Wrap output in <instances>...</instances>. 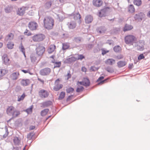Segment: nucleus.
<instances>
[{
  "mask_svg": "<svg viewBox=\"0 0 150 150\" xmlns=\"http://www.w3.org/2000/svg\"><path fill=\"white\" fill-rule=\"evenodd\" d=\"M44 26L46 29L50 30L52 29L54 25V21L51 17H47L43 20Z\"/></svg>",
  "mask_w": 150,
  "mask_h": 150,
  "instance_id": "f257e3e1",
  "label": "nucleus"
},
{
  "mask_svg": "<svg viewBox=\"0 0 150 150\" xmlns=\"http://www.w3.org/2000/svg\"><path fill=\"white\" fill-rule=\"evenodd\" d=\"M6 112L9 116H13V117H17L20 114V111L15 109V108L12 106H10L7 108Z\"/></svg>",
  "mask_w": 150,
  "mask_h": 150,
  "instance_id": "f03ea898",
  "label": "nucleus"
},
{
  "mask_svg": "<svg viewBox=\"0 0 150 150\" xmlns=\"http://www.w3.org/2000/svg\"><path fill=\"white\" fill-rule=\"evenodd\" d=\"M36 50V54L39 57L38 61V62L41 58L42 57L45 51V48L44 47L39 45L37 47Z\"/></svg>",
  "mask_w": 150,
  "mask_h": 150,
  "instance_id": "7ed1b4c3",
  "label": "nucleus"
},
{
  "mask_svg": "<svg viewBox=\"0 0 150 150\" xmlns=\"http://www.w3.org/2000/svg\"><path fill=\"white\" fill-rule=\"evenodd\" d=\"M136 40L135 37L132 35H127L125 38V42L127 44H132L133 42Z\"/></svg>",
  "mask_w": 150,
  "mask_h": 150,
  "instance_id": "20e7f679",
  "label": "nucleus"
},
{
  "mask_svg": "<svg viewBox=\"0 0 150 150\" xmlns=\"http://www.w3.org/2000/svg\"><path fill=\"white\" fill-rule=\"evenodd\" d=\"M145 17L144 13L143 12H140L135 15L134 18L135 21L140 22Z\"/></svg>",
  "mask_w": 150,
  "mask_h": 150,
  "instance_id": "39448f33",
  "label": "nucleus"
},
{
  "mask_svg": "<svg viewBox=\"0 0 150 150\" xmlns=\"http://www.w3.org/2000/svg\"><path fill=\"white\" fill-rule=\"evenodd\" d=\"M45 38V35L42 34H37L33 37V40L35 42H40L43 40Z\"/></svg>",
  "mask_w": 150,
  "mask_h": 150,
  "instance_id": "423d86ee",
  "label": "nucleus"
},
{
  "mask_svg": "<svg viewBox=\"0 0 150 150\" xmlns=\"http://www.w3.org/2000/svg\"><path fill=\"white\" fill-rule=\"evenodd\" d=\"M110 8L109 7H105L104 8L101 9L99 12V17L102 18L105 17L107 16L108 9Z\"/></svg>",
  "mask_w": 150,
  "mask_h": 150,
  "instance_id": "0eeeda50",
  "label": "nucleus"
},
{
  "mask_svg": "<svg viewBox=\"0 0 150 150\" xmlns=\"http://www.w3.org/2000/svg\"><path fill=\"white\" fill-rule=\"evenodd\" d=\"M2 59L3 64L7 66L10 65L11 62L6 54H4L3 55L2 57Z\"/></svg>",
  "mask_w": 150,
  "mask_h": 150,
  "instance_id": "6e6552de",
  "label": "nucleus"
},
{
  "mask_svg": "<svg viewBox=\"0 0 150 150\" xmlns=\"http://www.w3.org/2000/svg\"><path fill=\"white\" fill-rule=\"evenodd\" d=\"M84 81H78V83L80 85L84 86H88L90 85V81L88 77L83 78Z\"/></svg>",
  "mask_w": 150,
  "mask_h": 150,
  "instance_id": "1a4fd4ad",
  "label": "nucleus"
},
{
  "mask_svg": "<svg viewBox=\"0 0 150 150\" xmlns=\"http://www.w3.org/2000/svg\"><path fill=\"white\" fill-rule=\"evenodd\" d=\"M144 40H140L139 42L137 43V50L139 51L143 50L144 48Z\"/></svg>",
  "mask_w": 150,
  "mask_h": 150,
  "instance_id": "9d476101",
  "label": "nucleus"
},
{
  "mask_svg": "<svg viewBox=\"0 0 150 150\" xmlns=\"http://www.w3.org/2000/svg\"><path fill=\"white\" fill-rule=\"evenodd\" d=\"M50 68L46 67L41 69L40 71V75L42 76H46L49 75L51 72Z\"/></svg>",
  "mask_w": 150,
  "mask_h": 150,
  "instance_id": "9b49d317",
  "label": "nucleus"
},
{
  "mask_svg": "<svg viewBox=\"0 0 150 150\" xmlns=\"http://www.w3.org/2000/svg\"><path fill=\"white\" fill-rule=\"evenodd\" d=\"M38 94L40 97L42 98H47L49 95L48 92L43 89L40 90Z\"/></svg>",
  "mask_w": 150,
  "mask_h": 150,
  "instance_id": "f8f14e48",
  "label": "nucleus"
},
{
  "mask_svg": "<svg viewBox=\"0 0 150 150\" xmlns=\"http://www.w3.org/2000/svg\"><path fill=\"white\" fill-rule=\"evenodd\" d=\"M59 79H58L55 82V83L56 84V85L54 87L53 89L55 91H58L63 87V85L62 84H60L59 85Z\"/></svg>",
  "mask_w": 150,
  "mask_h": 150,
  "instance_id": "ddd939ff",
  "label": "nucleus"
},
{
  "mask_svg": "<svg viewBox=\"0 0 150 150\" xmlns=\"http://www.w3.org/2000/svg\"><path fill=\"white\" fill-rule=\"evenodd\" d=\"M38 26L37 23L35 22H30L28 24V27L29 28L32 30H35Z\"/></svg>",
  "mask_w": 150,
  "mask_h": 150,
  "instance_id": "4468645a",
  "label": "nucleus"
},
{
  "mask_svg": "<svg viewBox=\"0 0 150 150\" xmlns=\"http://www.w3.org/2000/svg\"><path fill=\"white\" fill-rule=\"evenodd\" d=\"M27 9L26 7L23 6L18 8L17 11V14L20 16H23L25 13V10Z\"/></svg>",
  "mask_w": 150,
  "mask_h": 150,
  "instance_id": "2eb2a0df",
  "label": "nucleus"
},
{
  "mask_svg": "<svg viewBox=\"0 0 150 150\" xmlns=\"http://www.w3.org/2000/svg\"><path fill=\"white\" fill-rule=\"evenodd\" d=\"M103 3L102 0H93V5L95 7H99L101 6Z\"/></svg>",
  "mask_w": 150,
  "mask_h": 150,
  "instance_id": "dca6fc26",
  "label": "nucleus"
},
{
  "mask_svg": "<svg viewBox=\"0 0 150 150\" xmlns=\"http://www.w3.org/2000/svg\"><path fill=\"white\" fill-rule=\"evenodd\" d=\"M76 61V57H71L66 59L64 61V64L70 63Z\"/></svg>",
  "mask_w": 150,
  "mask_h": 150,
  "instance_id": "f3484780",
  "label": "nucleus"
},
{
  "mask_svg": "<svg viewBox=\"0 0 150 150\" xmlns=\"http://www.w3.org/2000/svg\"><path fill=\"white\" fill-rule=\"evenodd\" d=\"M93 18L92 16L90 15H87L85 18V22L86 23L89 24L91 23L93 21Z\"/></svg>",
  "mask_w": 150,
  "mask_h": 150,
  "instance_id": "a211bd4d",
  "label": "nucleus"
},
{
  "mask_svg": "<svg viewBox=\"0 0 150 150\" xmlns=\"http://www.w3.org/2000/svg\"><path fill=\"white\" fill-rule=\"evenodd\" d=\"M96 31L100 34L104 33L106 31V30L104 26H101L98 27L96 28Z\"/></svg>",
  "mask_w": 150,
  "mask_h": 150,
  "instance_id": "6ab92c4d",
  "label": "nucleus"
},
{
  "mask_svg": "<svg viewBox=\"0 0 150 150\" xmlns=\"http://www.w3.org/2000/svg\"><path fill=\"white\" fill-rule=\"evenodd\" d=\"M69 28V29H73L76 26V23L73 21H71L70 22H68L67 24Z\"/></svg>",
  "mask_w": 150,
  "mask_h": 150,
  "instance_id": "aec40b11",
  "label": "nucleus"
},
{
  "mask_svg": "<svg viewBox=\"0 0 150 150\" xmlns=\"http://www.w3.org/2000/svg\"><path fill=\"white\" fill-rule=\"evenodd\" d=\"M133 28V27L132 25L126 24L123 28V31L126 32L131 30Z\"/></svg>",
  "mask_w": 150,
  "mask_h": 150,
  "instance_id": "412c9836",
  "label": "nucleus"
},
{
  "mask_svg": "<svg viewBox=\"0 0 150 150\" xmlns=\"http://www.w3.org/2000/svg\"><path fill=\"white\" fill-rule=\"evenodd\" d=\"M106 64L110 65H112L115 63V60L113 59H108L105 61Z\"/></svg>",
  "mask_w": 150,
  "mask_h": 150,
  "instance_id": "4be33fe9",
  "label": "nucleus"
},
{
  "mask_svg": "<svg viewBox=\"0 0 150 150\" xmlns=\"http://www.w3.org/2000/svg\"><path fill=\"white\" fill-rule=\"evenodd\" d=\"M30 80L28 79H22L21 81V85L23 86H26L28 85L30 83Z\"/></svg>",
  "mask_w": 150,
  "mask_h": 150,
  "instance_id": "5701e85b",
  "label": "nucleus"
},
{
  "mask_svg": "<svg viewBox=\"0 0 150 150\" xmlns=\"http://www.w3.org/2000/svg\"><path fill=\"white\" fill-rule=\"evenodd\" d=\"M14 35L12 33H9L5 38V40L6 41L8 40H11L13 39Z\"/></svg>",
  "mask_w": 150,
  "mask_h": 150,
  "instance_id": "b1692460",
  "label": "nucleus"
},
{
  "mask_svg": "<svg viewBox=\"0 0 150 150\" xmlns=\"http://www.w3.org/2000/svg\"><path fill=\"white\" fill-rule=\"evenodd\" d=\"M71 15L73 16L75 20L80 19L81 18V16L78 12L75 13H74V12L72 13Z\"/></svg>",
  "mask_w": 150,
  "mask_h": 150,
  "instance_id": "393cba45",
  "label": "nucleus"
},
{
  "mask_svg": "<svg viewBox=\"0 0 150 150\" xmlns=\"http://www.w3.org/2000/svg\"><path fill=\"white\" fill-rule=\"evenodd\" d=\"M30 57L31 62L33 63H34L37 59L35 54H32L30 55ZM37 59H38V57H37Z\"/></svg>",
  "mask_w": 150,
  "mask_h": 150,
  "instance_id": "a878e982",
  "label": "nucleus"
},
{
  "mask_svg": "<svg viewBox=\"0 0 150 150\" xmlns=\"http://www.w3.org/2000/svg\"><path fill=\"white\" fill-rule=\"evenodd\" d=\"M126 64L125 61H120L118 62L117 63V65L119 68H121L124 66Z\"/></svg>",
  "mask_w": 150,
  "mask_h": 150,
  "instance_id": "bb28decb",
  "label": "nucleus"
},
{
  "mask_svg": "<svg viewBox=\"0 0 150 150\" xmlns=\"http://www.w3.org/2000/svg\"><path fill=\"white\" fill-rule=\"evenodd\" d=\"M13 8V7L11 6H8L5 8V12L7 13H10L12 11Z\"/></svg>",
  "mask_w": 150,
  "mask_h": 150,
  "instance_id": "cd10ccee",
  "label": "nucleus"
},
{
  "mask_svg": "<svg viewBox=\"0 0 150 150\" xmlns=\"http://www.w3.org/2000/svg\"><path fill=\"white\" fill-rule=\"evenodd\" d=\"M56 47L54 45H51L48 49V52L49 54H50L54 51V50Z\"/></svg>",
  "mask_w": 150,
  "mask_h": 150,
  "instance_id": "c85d7f7f",
  "label": "nucleus"
},
{
  "mask_svg": "<svg viewBox=\"0 0 150 150\" xmlns=\"http://www.w3.org/2000/svg\"><path fill=\"white\" fill-rule=\"evenodd\" d=\"M8 72V71L4 69H0V78H2Z\"/></svg>",
  "mask_w": 150,
  "mask_h": 150,
  "instance_id": "c756f323",
  "label": "nucleus"
},
{
  "mask_svg": "<svg viewBox=\"0 0 150 150\" xmlns=\"http://www.w3.org/2000/svg\"><path fill=\"white\" fill-rule=\"evenodd\" d=\"M52 102L50 100H48L42 103V105L44 107H47L50 105H52Z\"/></svg>",
  "mask_w": 150,
  "mask_h": 150,
  "instance_id": "7c9ffc66",
  "label": "nucleus"
},
{
  "mask_svg": "<svg viewBox=\"0 0 150 150\" xmlns=\"http://www.w3.org/2000/svg\"><path fill=\"white\" fill-rule=\"evenodd\" d=\"M135 8L134 6L132 4L129 5L128 8V11L131 13H132L135 11Z\"/></svg>",
  "mask_w": 150,
  "mask_h": 150,
  "instance_id": "2f4dec72",
  "label": "nucleus"
},
{
  "mask_svg": "<svg viewBox=\"0 0 150 150\" xmlns=\"http://www.w3.org/2000/svg\"><path fill=\"white\" fill-rule=\"evenodd\" d=\"M14 46V43L11 42H8L7 44V46L8 49H11L13 48Z\"/></svg>",
  "mask_w": 150,
  "mask_h": 150,
  "instance_id": "473e14b6",
  "label": "nucleus"
},
{
  "mask_svg": "<svg viewBox=\"0 0 150 150\" xmlns=\"http://www.w3.org/2000/svg\"><path fill=\"white\" fill-rule=\"evenodd\" d=\"M52 3L51 1L46 2L45 4V8L48 9L50 8L52 6Z\"/></svg>",
  "mask_w": 150,
  "mask_h": 150,
  "instance_id": "72a5a7b5",
  "label": "nucleus"
},
{
  "mask_svg": "<svg viewBox=\"0 0 150 150\" xmlns=\"http://www.w3.org/2000/svg\"><path fill=\"white\" fill-rule=\"evenodd\" d=\"M49 110V109L47 108L44 109L41 111L40 113L41 115L42 116H45L47 114Z\"/></svg>",
  "mask_w": 150,
  "mask_h": 150,
  "instance_id": "f704fd0d",
  "label": "nucleus"
},
{
  "mask_svg": "<svg viewBox=\"0 0 150 150\" xmlns=\"http://www.w3.org/2000/svg\"><path fill=\"white\" fill-rule=\"evenodd\" d=\"M65 92L64 91L61 92L59 95V96L58 98L59 100H61L63 99L65 97Z\"/></svg>",
  "mask_w": 150,
  "mask_h": 150,
  "instance_id": "c9c22d12",
  "label": "nucleus"
},
{
  "mask_svg": "<svg viewBox=\"0 0 150 150\" xmlns=\"http://www.w3.org/2000/svg\"><path fill=\"white\" fill-rule=\"evenodd\" d=\"M133 3L134 5L139 6L142 4V1L141 0H134Z\"/></svg>",
  "mask_w": 150,
  "mask_h": 150,
  "instance_id": "e433bc0d",
  "label": "nucleus"
},
{
  "mask_svg": "<svg viewBox=\"0 0 150 150\" xmlns=\"http://www.w3.org/2000/svg\"><path fill=\"white\" fill-rule=\"evenodd\" d=\"M121 50V48L119 45L115 46L113 48V50L115 52H118Z\"/></svg>",
  "mask_w": 150,
  "mask_h": 150,
  "instance_id": "4c0bfd02",
  "label": "nucleus"
},
{
  "mask_svg": "<svg viewBox=\"0 0 150 150\" xmlns=\"http://www.w3.org/2000/svg\"><path fill=\"white\" fill-rule=\"evenodd\" d=\"M13 142L15 145H18L20 140L19 139V138L17 137H15L13 139Z\"/></svg>",
  "mask_w": 150,
  "mask_h": 150,
  "instance_id": "58836bf2",
  "label": "nucleus"
},
{
  "mask_svg": "<svg viewBox=\"0 0 150 150\" xmlns=\"http://www.w3.org/2000/svg\"><path fill=\"white\" fill-rule=\"evenodd\" d=\"M66 91L67 93H69L71 92H74V90L73 88L69 87L68 88L66 89Z\"/></svg>",
  "mask_w": 150,
  "mask_h": 150,
  "instance_id": "ea45409f",
  "label": "nucleus"
},
{
  "mask_svg": "<svg viewBox=\"0 0 150 150\" xmlns=\"http://www.w3.org/2000/svg\"><path fill=\"white\" fill-rule=\"evenodd\" d=\"M106 70L108 72L110 73H112L114 72V69L112 67H107L106 69Z\"/></svg>",
  "mask_w": 150,
  "mask_h": 150,
  "instance_id": "a19ab883",
  "label": "nucleus"
},
{
  "mask_svg": "<svg viewBox=\"0 0 150 150\" xmlns=\"http://www.w3.org/2000/svg\"><path fill=\"white\" fill-rule=\"evenodd\" d=\"M5 130L6 133L5 134L3 135V137L4 138H6L8 136L9 133V132H8V128L6 126L5 127Z\"/></svg>",
  "mask_w": 150,
  "mask_h": 150,
  "instance_id": "79ce46f5",
  "label": "nucleus"
},
{
  "mask_svg": "<svg viewBox=\"0 0 150 150\" xmlns=\"http://www.w3.org/2000/svg\"><path fill=\"white\" fill-rule=\"evenodd\" d=\"M11 77L13 80H15L17 78V75L16 72H13L11 75Z\"/></svg>",
  "mask_w": 150,
  "mask_h": 150,
  "instance_id": "37998d69",
  "label": "nucleus"
},
{
  "mask_svg": "<svg viewBox=\"0 0 150 150\" xmlns=\"http://www.w3.org/2000/svg\"><path fill=\"white\" fill-rule=\"evenodd\" d=\"M25 96V95L24 93H23L20 97H18V99L17 100L19 102L21 100H23Z\"/></svg>",
  "mask_w": 150,
  "mask_h": 150,
  "instance_id": "c03bdc74",
  "label": "nucleus"
},
{
  "mask_svg": "<svg viewBox=\"0 0 150 150\" xmlns=\"http://www.w3.org/2000/svg\"><path fill=\"white\" fill-rule=\"evenodd\" d=\"M74 41L76 43H80L81 41V38L79 37H74Z\"/></svg>",
  "mask_w": 150,
  "mask_h": 150,
  "instance_id": "a18cd8bd",
  "label": "nucleus"
},
{
  "mask_svg": "<svg viewBox=\"0 0 150 150\" xmlns=\"http://www.w3.org/2000/svg\"><path fill=\"white\" fill-rule=\"evenodd\" d=\"M85 58V57L82 54H78V57H76V60H81Z\"/></svg>",
  "mask_w": 150,
  "mask_h": 150,
  "instance_id": "49530a36",
  "label": "nucleus"
},
{
  "mask_svg": "<svg viewBox=\"0 0 150 150\" xmlns=\"http://www.w3.org/2000/svg\"><path fill=\"white\" fill-rule=\"evenodd\" d=\"M61 65V62L60 61L56 62L54 65V68L56 67H59Z\"/></svg>",
  "mask_w": 150,
  "mask_h": 150,
  "instance_id": "de8ad7c7",
  "label": "nucleus"
},
{
  "mask_svg": "<svg viewBox=\"0 0 150 150\" xmlns=\"http://www.w3.org/2000/svg\"><path fill=\"white\" fill-rule=\"evenodd\" d=\"M35 134L33 133L30 132L27 134V138L29 140H31L32 139V137Z\"/></svg>",
  "mask_w": 150,
  "mask_h": 150,
  "instance_id": "09e8293b",
  "label": "nucleus"
},
{
  "mask_svg": "<svg viewBox=\"0 0 150 150\" xmlns=\"http://www.w3.org/2000/svg\"><path fill=\"white\" fill-rule=\"evenodd\" d=\"M104 78V77L103 76H101L100 77L98 78V79L97 80L96 82H99L98 83V84H102V83L101 82V81H103V79Z\"/></svg>",
  "mask_w": 150,
  "mask_h": 150,
  "instance_id": "8fccbe9b",
  "label": "nucleus"
},
{
  "mask_svg": "<svg viewBox=\"0 0 150 150\" xmlns=\"http://www.w3.org/2000/svg\"><path fill=\"white\" fill-rule=\"evenodd\" d=\"M84 89V87L83 86H81L80 88L77 87L76 91L77 93L83 91Z\"/></svg>",
  "mask_w": 150,
  "mask_h": 150,
  "instance_id": "3c124183",
  "label": "nucleus"
},
{
  "mask_svg": "<svg viewBox=\"0 0 150 150\" xmlns=\"http://www.w3.org/2000/svg\"><path fill=\"white\" fill-rule=\"evenodd\" d=\"M69 47V46H68L67 44L64 43L63 44L62 49L63 50H64L68 49Z\"/></svg>",
  "mask_w": 150,
  "mask_h": 150,
  "instance_id": "603ef678",
  "label": "nucleus"
},
{
  "mask_svg": "<svg viewBox=\"0 0 150 150\" xmlns=\"http://www.w3.org/2000/svg\"><path fill=\"white\" fill-rule=\"evenodd\" d=\"M99 69V67H96L94 66H91L90 68V70L93 71H95L98 70Z\"/></svg>",
  "mask_w": 150,
  "mask_h": 150,
  "instance_id": "864d4df0",
  "label": "nucleus"
},
{
  "mask_svg": "<svg viewBox=\"0 0 150 150\" xmlns=\"http://www.w3.org/2000/svg\"><path fill=\"white\" fill-rule=\"evenodd\" d=\"M33 105L31 106L30 108H28L25 111L28 113L29 112H32L33 108Z\"/></svg>",
  "mask_w": 150,
  "mask_h": 150,
  "instance_id": "5fc2aeb1",
  "label": "nucleus"
},
{
  "mask_svg": "<svg viewBox=\"0 0 150 150\" xmlns=\"http://www.w3.org/2000/svg\"><path fill=\"white\" fill-rule=\"evenodd\" d=\"M102 52V54L103 55H104L105 54H106V53H108L109 52V50H104V49H101Z\"/></svg>",
  "mask_w": 150,
  "mask_h": 150,
  "instance_id": "6e6d98bb",
  "label": "nucleus"
},
{
  "mask_svg": "<svg viewBox=\"0 0 150 150\" xmlns=\"http://www.w3.org/2000/svg\"><path fill=\"white\" fill-rule=\"evenodd\" d=\"M144 57L143 54H140L138 57V60H141L144 58Z\"/></svg>",
  "mask_w": 150,
  "mask_h": 150,
  "instance_id": "4d7b16f0",
  "label": "nucleus"
},
{
  "mask_svg": "<svg viewBox=\"0 0 150 150\" xmlns=\"http://www.w3.org/2000/svg\"><path fill=\"white\" fill-rule=\"evenodd\" d=\"M21 88L20 86H16L15 88V91L16 92H18L21 90Z\"/></svg>",
  "mask_w": 150,
  "mask_h": 150,
  "instance_id": "13d9d810",
  "label": "nucleus"
},
{
  "mask_svg": "<svg viewBox=\"0 0 150 150\" xmlns=\"http://www.w3.org/2000/svg\"><path fill=\"white\" fill-rule=\"evenodd\" d=\"M106 43L110 45H111L113 44V41L112 40H108L106 41Z\"/></svg>",
  "mask_w": 150,
  "mask_h": 150,
  "instance_id": "bf43d9fd",
  "label": "nucleus"
},
{
  "mask_svg": "<svg viewBox=\"0 0 150 150\" xmlns=\"http://www.w3.org/2000/svg\"><path fill=\"white\" fill-rule=\"evenodd\" d=\"M28 30L27 29H26V31L24 32V34L25 35H27V36H29L31 35V33H30V32H28Z\"/></svg>",
  "mask_w": 150,
  "mask_h": 150,
  "instance_id": "052dcab7",
  "label": "nucleus"
},
{
  "mask_svg": "<svg viewBox=\"0 0 150 150\" xmlns=\"http://www.w3.org/2000/svg\"><path fill=\"white\" fill-rule=\"evenodd\" d=\"M120 30V29L117 28H114L113 31L115 33H117Z\"/></svg>",
  "mask_w": 150,
  "mask_h": 150,
  "instance_id": "680f3d73",
  "label": "nucleus"
},
{
  "mask_svg": "<svg viewBox=\"0 0 150 150\" xmlns=\"http://www.w3.org/2000/svg\"><path fill=\"white\" fill-rule=\"evenodd\" d=\"M21 45H22V44L21 43ZM21 51L23 53H24L25 52V49L24 47L22 45L21 47Z\"/></svg>",
  "mask_w": 150,
  "mask_h": 150,
  "instance_id": "e2e57ef3",
  "label": "nucleus"
},
{
  "mask_svg": "<svg viewBox=\"0 0 150 150\" xmlns=\"http://www.w3.org/2000/svg\"><path fill=\"white\" fill-rule=\"evenodd\" d=\"M73 95H71L69 96L67 98L66 101H69L71 99V98L73 96Z\"/></svg>",
  "mask_w": 150,
  "mask_h": 150,
  "instance_id": "0e129e2a",
  "label": "nucleus"
},
{
  "mask_svg": "<svg viewBox=\"0 0 150 150\" xmlns=\"http://www.w3.org/2000/svg\"><path fill=\"white\" fill-rule=\"evenodd\" d=\"M93 47V45L91 44H89L88 45V48L89 49H91Z\"/></svg>",
  "mask_w": 150,
  "mask_h": 150,
  "instance_id": "69168bd1",
  "label": "nucleus"
},
{
  "mask_svg": "<svg viewBox=\"0 0 150 150\" xmlns=\"http://www.w3.org/2000/svg\"><path fill=\"white\" fill-rule=\"evenodd\" d=\"M99 50H100L98 49V48L97 47L93 49V52L94 53L98 52Z\"/></svg>",
  "mask_w": 150,
  "mask_h": 150,
  "instance_id": "338daca9",
  "label": "nucleus"
},
{
  "mask_svg": "<svg viewBox=\"0 0 150 150\" xmlns=\"http://www.w3.org/2000/svg\"><path fill=\"white\" fill-rule=\"evenodd\" d=\"M123 57V56L122 54H120L118 55H117L116 57L117 59H122Z\"/></svg>",
  "mask_w": 150,
  "mask_h": 150,
  "instance_id": "774afa93",
  "label": "nucleus"
}]
</instances>
